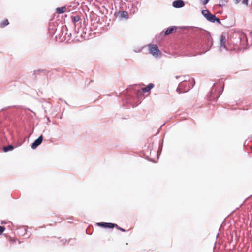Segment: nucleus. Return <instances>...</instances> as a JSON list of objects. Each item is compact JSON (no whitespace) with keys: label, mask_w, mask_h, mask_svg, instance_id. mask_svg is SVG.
Wrapping results in <instances>:
<instances>
[{"label":"nucleus","mask_w":252,"mask_h":252,"mask_svg":"<svg viewBox=\"0 0 252 252\" xmlns=\"http://www.w3.org/2000/svg\"><path fill=\"white\" fill-rule=\"evenodd\" d=\"M195 33L200 40V48L204 52L209 51L213 44V41L210 33L201 29H198L195 31Z\"/></svg>","instance_id":"nucleus-1"},{"label":"nucleus","mask_w":252,"mask_h":252,"mask_svg":"<svg viewBox=\"0 0 252 252\" xmlns=\"http://www.w3.org/2000/svg\"><path fill=\"white\" fill-rule=\"evenodd\" d=\"M231 42L240 49H246L247 38L246 34L241 31L234 32L231 37Z\"/></svg>","instance_id":"nucleus-2"},{"label":"nucleus","mask_w":252,"mask_h":252,"mask_svg":"<svg viewBox=\"0 0 252 252\" xmlns=\"http://www.w3.org/2000/svg\"><path fill=\"white\" fill-rule=\"evenodd\" d=\"M140 93V91L126 89L121 94V95L125 96L127 103L130 104L134 107L138 105L137 100L139 99L138 95Z\"/></svg>","instance_id":"nucleus-3"},{"label":"nucleus","mask_w":252,"mask_h":252,"mask_svg":"<svg viewBox=\"0 0 252 252\" xmlns=\"http://www.w3.org/2000/svg\"><path fill=\"white\" fill-rule=\"evenodd\" d=\"M84 24L85 25V27L81 28L78 27L77 31H75L78 33H80V36L83 38L84 39H88L89 38L92 37V32H89V27L87 28V25L86 24V20H84Z\"/></svg>","instance_id":"nucleus-4"},{"label":"nucleus","mask_w":252,"mask_h":252,"mask_svg":"<svg viewBox=\"0 0 252 252\" xmlns=\"http://www.w3.org/2000/svg\"><path fill=\"white\" fill-rule=\"evenodd\" d=\"M91 27H89V32H94L96 30L98 26V21H97V16L93 14L91 16ZM95 33V32H93V34Z\"/></svg>","instance_id":"nucleus-5"},{"label":"nucleus","mask_w":252,"mask_h":252,"mask_svg":"<svg viewBox=\"0 0 252 252\" xmlns=\"http://www.w3.org/2000/svg\"><path fill=\"white\" fill-rule=\"evenodd\" d=\"M215 83L213 84V88L210 91V95L209 96V100H217L221 94L222 93V91H219L218 93L216 94V89L215 88Z\"/></svg>","instance_id":"nucleus-6"},{"label":"nucleus","mask_w":252,"mask_h":252,"mask_svg":"<svg viewBox=\"0 0 252 252\" xmlns=\"http://www.w3.org/2000/svg\"><path fill=\"white\" fill-rule=\"evenodd\" d=\"M149 52L154 57H159L161 55L158 45L155 44L149 45Z\"/></svg>","instance_id":"nucleus-7"},{"label":"nucleus","mask_w":252,"mask_h":252,"mask_svg":"<svg viewBox=\"0 0 252 252\" xmlns=\"http://www.w3.org/2000/svg\"><path fill=\"white\" fill-rule=\"evenodd\" d=\"M195 84V81L193 78H192L191 80H189V82H187L186 81H182L179 84V87H182L183 86H188L189 88L187 89H185L184 91L187 92L191 89Z\"/></svg>","instance_id":"nucleus-8"},{"label":"nucleus","mask_w":252,"mask_h":252,"mask_svg":"<svg viewBox=\"0 0 252 252\" xmlns=\"http://www.w3.org/2000/svg\"><path fill=\"white\" fill-rule=\"evenodd\" d=\"M115 16L120 19H127L128 18V13L126 11H118L115 13Z\"/></svg>","instance_id":"nucleus-9"},{"label":"nucleus","mask_w":252,"mask_h":252,"mask_svg":"<svg viewBox=\"0 0 252 252\" xmlns=\"http://www.w3.org/2000/svg\"><path fill=\"white\" fill-rule=\"evenodd\" d=\"M206 19L212 23L216 22L218 24H220L221 21L215 15L209 13V15H207V18Z\"/></svg>","instance_id":"nucleus-10"},{"label":"nucleus","mask_w":252,"mask_h":252,"mask_svg":"<svg viewBox=\"0 0 252 252\" xmlns=\"http://www.w3.org/2000/svg\"><path fill=\"white\" fill-rule=\"evenodd\" d=\"M43 137L42 135L38 137L37 139L34 140V141L31 144V148L32 149H35L38 146H39L42 142Z\"/></svg>","instance_id":"nucleus-11"},{"label":"nucleus","mask_w":252,"mask_h":252,"mask_svg":"<svg viewBox=\"0 0 252 252\" xmlns=\"http://www.w3.org/2000/svg\"><path fill=\"white\" fill-rule=\"evenodd\" d=\"M226 38L225 36L223 35H221L220 37V50L221 51L222 50V49H226Z\"/></svg>","instance_id":"nucleus-12"},{"label":"nucleus","mask_w":252,"mask_h":252,"mask_svg":"<svg viewBox=\"0 0 252 252\" xmlns=\"http://www.w3.org/2000/svg\"><path fill=\"white\" fill-rule=\"evenodd\" d=\"M172 5L176 8H180L185 6V2L182 0H176L173 1Z\"/></svg>","instance_id":"nucleus-13"},{"label":"nucleus","mask_w":252,"mask_h":252,"mask_svg":"<svg viewBox=\"0 0 252 252\" xmlns=\"http://www.w3.org/2000/svg\"><path fill=\"white\" fill-rule=\"evenodd\" d=\"M176 29V27L171 26L168 27L164 33V36H167L171 34Z\"/></svg>","instance_id":"nucleus-14"},{"label":"nucleus","mask_w":252,"mask_h":252,"mask_svg":"<svg viewBox=\"0 0 252 252\" xmlns=\"http://www.w3.org/2000/svg\"><path fill=\"white\" fill-rule=\"evenodd\" d=\"M80 19V16L78 15H76L73 17V22L74 24V30L75 31H77V26L79 27V24L77 23Z\"/></svg>","instance_id":"nucleus-15"},{"label":"nucleus","mask_w":252,"mask_h":252,"mask_svg":"<svg viewBox=\"0 0 252 252\" xmlns=\"http://www.w3.org/2000/svg\"><path fill=\"white\" fill-rule=\"evenodd\" d=\"M154 86L153 83H149L146 87L142 88V91L144 93H146L150 91Z\"/></svg>","instance_id":"nucleus-16"},{"label":"nucleus","mask_w":252,"mask_h":252,"mask_svg":"<svg viewBox=\"0 0 252 252\" xmlns=\"http://www.w3.org/2000/svg\"><path fill=\"white\" fill-rule=\"evenodd\" d=\"M14 149V147L12 145H8L3 147V151L4 152H7L12 151Z\"/></svg>","instance_id":"nucleus-17"},{"label":"nucleus","mask_w":252,"mask_h":252,"mask_svg":"<svg viewBox=\"0 0 252 252\" xmlns=\"http://www.w3.org/2000/svg\"><path fill=\"white\" fill-rule=\"evenodd\" d=\"M66 7L65 6L58 7L56 9L57 12L59 14H62L65 12Z\"/></svg>","instance_id":"nucleus-18"},{"label":"nucleus","mask_w":252,"mask_h":252,"mask_svg":"<svg viewBox=\"0 0 252 252\" xmlns=\"http://www.w3.org/2000/svg\"><path fill=\"white\" fill-rule=\"evenodd\" d=\"M9 24V21L8 19H6L0 23V27L1 28H4L6 26Z\"/></svg>","instance_id":"nucleus-19"},{"label":"nucleus","mask_w":252,"mask_h":252,"mask_svg":"<svg viewBox=\"0 0 252 252\" xmlns=\"http://www.w3.org/2000/svg\"><path fill=\"white\" fill-rule=\"evenodd\" d=\"M27 230L25 227H22L18 229V233L21 234V235H24L26 233Z\"/></svg>","instance_id":"nucleus-20"},{"label":"nucleus","mask_w":252,"mask_h":252,"mask_svg":"<svg viewBox=\"0 0 252 252\" xmlns=\"http://www.w3.org/2000/svg\"><path fill=\"white\" fill-rule=\"evenodd\" d=\"M201 13L206 19L207 18V15H209V13H210L208 10H203Z\"/></svg>","instance_id":"nucleus-21"},{"label":"nucleus","mask_w":252,"mask_h":252,"mask_svg":"<svg viewBox=\"0 0 252 252\" xmlns=\"http://www.w3.org/2000/svg\"><path fill=\"white\" fill-rule=\"evenodd\" d=\"M221 1L220 2L219 6L220 7H222L225 5V4L228 2L227 0H220Z\"/></svg>","instance_id":"nucleus-22"},{"label":"nucleus","mask_w":252,"mask_h":252,"mask_svg":"<svg viewBox=\"0 0 252 252\" xmlns=\"http://www.w3.org/2000/svg\"><path fill=\"white\" fill-rule=\"evenodd\" d=\"M107 224L108 222H99L97 223V225L106 228L107 225H108Z\"/></svg>","instance_id":"nucleus-23"},{"label":"nucleus","mask_w":252,"mask_h":252,"mask_svg":"<svg viewBox=\"0 0 252 252\" xmlns=\"http://www.w3.org/2000/svg\"><path fill=\"white\" fill-rule=\"evenodd\" d=\"M108 225H107L106 228H114V226H116L115 225V223L108 222Z\"/></svg>","instance_id":"nucleus-24"},{"label":"nucleus","mask_w":252,"mask_h":252,"mask_svg":"<svg viewBox=\"0 0 252 252\" xmlns=\"http://www.w3.org/2000/svg\"><path fill=\"white\" fill-rule=\"evenodd\" d=\"M5 230V228L4 226H0V235L2 234Z\"/></svg>","instance_id":"nucleus-25"},{"label":"nucleus","mask_w":252,"mask_h":252,"mask_svg":"<svg viewBox=\"0 0 252 252\" xmlns=\"http://www.w3.org/2000/svg\"><path fill=\"white\" fill-rule=\"evenodd\" d=\"M210 0H200L201 2L203 5H206L209 1Z\"/></svg>","instance_id":"nucleus-26"},{"label":"nucleus","mask_w":252,"mask_h":252,"mask_svg":"<svg viewBox=\"0 0 252 252\" xmlns=\"http://www.w3.org/2000/svg\"><path fill=\"white\" fill-rule=\"evenodd\" d=\"M248 0H243L242 1V3L244 4H245L246 5H247L248 4Z\"/></svg>","instance_id":"nucleus-27"},{"label":"nucleus","mask_w":252,"mask_h":252,"mask_svg":"<svg viewBox=\"0 0 252 252\" xmlns=\"http://www.w3.org/2000/svg\"><path fill=\"white\" fill-rule=\"evenodd\" d=\"M132 4L133 6H135L137 8V5H139V3L138 1H136L135 3H132Z\"/></svg>","instance_id":"nucleus-28"},{"label":"nucleus","mask_w":252,"mask_h":252,"mask_svg":"<svg viewBox=\"0 0 252 252\" xmlns=\"http://www.w3.org/2000/svg\"><path fill=\"white\" fill-rule=\"evenodd\" d=\"M66 33H65L64 34L63 32L62 34H61V36H63V38H66Z\"/></svg>","instance_id":"nucleus-29"},{"label":"nucleus","mask_w":252,"mask_h":252,"mask_svg":"<svg viewBox=\"0 0 252 252\" xmlns=\"http://www.w3.org/2000/svg\"><path fill=\"white\" fill-rule=\"evenodd\" d=\"M115 225H116V226H114V228H116L118 230L120 229L121 227L119 226L117 224H115Z\"/></svg>","instance_id":"nucleus-30"},{"label":"nucleus","mask_w":252,"mask_h":252,"mask_svg":"<svg viewBox=\"0 0 252 252\" xmlns=\"http://www.w3.org/2000/svg\"><path fill=\"white\" fill-rule=\"evenodd\" d=\"M64 30H67V27L66 26H65L64 27H62V30L61 32H62V31H63Z\"/></svg>","instance_id":"nucleus-31"},{"label":"nucleus","mask_w":252,"mask_h":252,"mask_svg":"<svg viewBox=\"0 0 252 252\" xmlns=\"http://www.w3.org/2000/svg\"><path fill=\"white\" fill-rule=\"evenodd\" d=\"M235 1V3L237 4L241 0H234Z\"/></svg>","instance_id":"nucleus-32"},{"label":"nucleus","mask_w":252,"mask_h":252,"mask_svg":"<svg viewBox=\"0 0 252 252\" xmlns=\"http://www.w3.org/2000/svg\"><path fill=\"white\" fill-rule=\"evenodd\" d=\"M120 231H122V232H126V230L122 228L121 227L120 229Z\"/></svg>","instance_id":"nucleus-33"},{"label":"nucleus","mask_w":252,"mask_h":252,"mask_svg":"<svg viewBox=\"0 0 252 252\" xmlns=\"http://www.w3.org/2000/svg\"><path fill=\"white\" fill-rule=\"evenodd\" d=\"M11 240H12V241L13 242H16L17 240V241H19V240H18V239H11Z\"/></svg>","instance_id":"nucleus-34"},{"label":"nucleus","mask_w":252,"mask_h":252,"mask_svg":"<svg viewBox=\"0 0 252 252\" xmlns=\"http://www.w3.org/2000/svg\"><path fill=\"white\" fill-rule=\"evenodd\" d=\"M1 224H6V222H5L4 221H2L1 222Z\"/></svg>","instance_id":"nucleus-35"},{"label":"nucleus","mask_w":252,"mask_h":252,"mask_svg":"<svg viewBox=\"0 0 252 252\" xmlns=\"http://www.w3.org/2000/svg\"><path fill=\"white\" fill-rule=\"evenodd\" d=\"M91 82H92V80H90V82H89V83H87L86 82H85V84H86V85H89V84H90V83Z\"/></svg>","instance_id":"nucleus-36"},{"label":"nucleus","mask_w":252,"mask_h":252,"mask_svg":"<svg viewBox=\"0 0 252 252\" xmlns=\"http://www.w3.org/2000/svg\"><path fill=\"white\" fill-rule=\"evenodd\" d=\"M62 241L63 243H64L65 242H66V240H63Z\"/></svg>","instance_id":"nucleus-37"},{"label":"nucleus","mask_w":252,"mask_h":252,"mask_svg":"<svg viewBox=\"0 0 252 252\" xmlns=\"http://www.w3.org/2000/svg\"><path fill=\"white\" fill-rule=\"evenodd\" d=\"M155 153L157 154V155L158 156V152H157L156 151H155Z\"/></svg>","instance_id":"nucleus-38"},{"label":"nucleus","mask_w":252,"mask_h":252,"mask_svg":"<svg viewBox=\"0 0 252 252\" xmlns=\"http://www.w3.org/2000/svg\"><path fill=\"white\" fill-rule=\"evenodd\" d=\"M179 89V88H177V91H178V90Z\"/></svg>","instance_id":"nucleus-39"},{"label":"nucleus","mask_w":252,"mask_h":252,"mask_svg":"<svg viewBox=\"0 0 252 252\" xmlns=\"http://www.w3.org/2000/svg\"><path fill=\"white\" fill-rule=\"evenodd\" d=\"M162 32H161V33H160V35H162Z\"/></svg>","instance_id":"nucleus-40"}]
</instances>
